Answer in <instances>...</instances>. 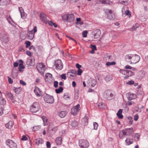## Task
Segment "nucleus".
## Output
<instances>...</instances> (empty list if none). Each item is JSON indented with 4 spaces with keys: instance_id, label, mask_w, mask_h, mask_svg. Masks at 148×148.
Returning a JSON list of instances; mask_svg holds the SVG:
<instances>
[{
    "instance_id": "nucleus-13",
    "label": "nucleus",
    "mask_w": 148,
    "mask_h": 148,
    "mask_svg": "<svg viewBox=\"0 0 148 148\" xmlns=\"http://www.w3.org/2000/svg\"><path fill=\"white\" fill-rule=\"evenodd\" d=\"M18 63L19 64L18 71L20 72H22L23 71V70L22 69H24L25 68L23 65V61L22 60H18Z\"/></svg>"
},
{
    "instance_id": "nucleus-24",
    "label": "nucleus",
    "mask_w": 148,
    "mask_h": 148,
    "mask_svg": "<svg viewBox=\"0 0 148 148\" xmlns=\"http://www.w3.org/2000/svg\"><path fill=\"white\" fill-rule=\"evenodd\" d=\"M41 118L43 121L44 125V126L47 125L48 124V120L46 117L45 116H42Z\"/></svg>"
},
{
    "instance_id": "nucleus-37",
    "label": "nucleus",
    "mask_w": 148,
    "mask_h": 148,
    "mask_svg": "<svg viewBox=\"0 0 148 148\" xmlns=\"http://www.w3.org/2000/svg\"><path fill=\"white\" fill-rule=\"evenodd\" d=\"M67 77H68L69 78H71V77H72V78H75V76L74 75L72 74L71 72H68L67 74Z\"/></svg>"
},
{
    "instance_id": "nucleus-21",
    "label": "nucleus",
    "mask_w": 148,
    "mask_h": 148,
    "mask_svg": "<svg viewBox=\"0 0 148 148\" xmlns=\"http://www.w3.org/2000/svg\"><path fill=\"white\" fill-rule=\"evenodd\" d=\"M126 145H129L133 143L134 142L133 139L130 138H127L125 140Z\"/></svg>"
},
{
    "instance_id": "nucleus-43",
    "label": "nucleus",
    "mask_w": 148,
    "mask_h": 148,
    "mask_svg": "<svg viewBox=\"0 0 148 148\" xmlns=\"http://www.w3.org/2000/svg\"><path fill=\"white\" fill-rule=\"evenodd\" d=\"M21 17L23 19H25L26 18L27 14L25 13L24 12H23V13H22L21 14Z\"/></svg>"
},
{
    "instance_id": "nucleus-27",
    "label": "nucleus",
    "mask_w": 148,
    "mask_h": 148,
    "mask_svg": "<svg viewBox=\"0 0 148 148\" xmlns=\"http://www.w3.org/2000/svg\"><path fill=\"white\" fill-rule=\"evenodd\" d=\"M67 113L64 111H61L59 114V116L61 118H64L66 115Z\"/></svg>"
},
{
    "instance_id": "nucleus-7",
    "label": "nucleus",
    "mask_w": 148,
    "mask_h": 148,
    "mask_svg": "<svg viewBox=\"0 0 148 148\" xmlns=\"http://www.w3.org/2000/svg\"><path fill=\"white\" fill-rule=\"evenodd\" d=\"M7 145L10 148H17L16 143L12 140L8 139L6 140Z\"/></svg>"
},
{
    "instance_id": "nucleus-2",
    "label": "nucleus",
    "mask_w": 148,
    "mask_h": 148,
    "mask_svg": "<svg viewBox=\"0 0 148 148\" xmlns=\"http://www.w3.org/2000/svg\"><path fill=\"white\" fill-rule=\"evenodd\" d=\"M103 96L106 99L111 100L114 98L115 96L112 93L110 90H108L104 92Z\"/></svg>"
},
{
    "instance_id": "nucleus-28",
    "label": "nucleus",
    "mask_w": 148,
    "mask_h": 148,
    "mask_svg": "<svg viewBox=\"0 0 148 148\" xmlns=\"http://www.w3.org/2000/svg\"><path fill=\"white\" fill-rule=\"evenodd\" d=\"M134 137V140L136 141H138L139 140L140 135L138 133H136Z\"/></svg>"
},
{
    "instance_id": "nucleus-22",
    "label": "nucleus",
    "mask_w": 148,
    "mask_h": 148,
    "mask_svg": "<svg viewBox=\"0 0 148 148\" xmlns=\"http://www.w3.org/2000/svg\"><path fill=\"white\" fill-rule=\"evenodd\" d=\"M136 98V94L132 93L130 94L129 96H128L127 99L129 101L134 99Z\"/></svg>"
},
{
    "instance_id": "nucleus-62",
    "label": "nucleus",
    "mask_w": 148,
    "mask_h": 148,
    "mask_svg": "<svg viewBox=\"0 0 148 148\" xmlns=\"http://www.w3.org/2000/svg\"><path fill=\"white\" fill-rule=\"evenodd\" d=\"M71 72L72 74L74 75L75 76L77 73V71L75 70H71Z\"/></svg>"
},
{
    "instance_id": "nucleus-56",
    "label": "nucleus",
    "mask_w": 148,
    "mask_h": 148,
    "mask_svg": "<svg viewBox=\"0 0 148 148\" xmlns=\"http://www.w3.org/2000/svg\"><path fill=\"white\" fill-rule=\"evenodd\" d=\"M7 77L8 79V81L9 83L10 84H12L13 81L12 79L9 76H8Z\"/></svg>"
},
{
    "instance_id": "nucleus-64",
    "label": "nucleus",
    "mask_w": 148,
    "mask_h": 148,
    "mask_svg": "<svg viewBox=\"0 0 148 148\" xmlns=\"http://www.w3.org/2000/svg\"><path fill=\"white\" fill-rule=\"evenodd\" d=\"M27 138L25 135L23 136L22 138L21 139V140H27Z\"/></svg>"
},
{
    "instance_id": "nucleus-19",
    "label": "nucleus",
    "mask_w": 148,
    "mask_h": 148,
    "mask_svg": "<svg viewBox=\"0 0 148 148\" xmlns=\"http://www.w3.org/2000/svg\"><path fill=\"white\" fill-rule=\"evenodd\" d=\"M34 91L36 95L38 96L41 95L42 93V92L38 88H36L34 90Z\"/></svg>"
},
{
    "instance_id": "nucleus-48",
    "label": "nucleus",
    "mask_w": 148,
    "mask_h": 148,
    "mask_svg": "<svg viewBox=\"0 0 148 148\" xmlns=\"http://www.w3.org/2000/svg\"><path fill=\"white\" fill-rule=\"evenodd\" d=\"M88 32L87 31H84L82 33V36L84 37H86L87 36Z\"/></svg>"
},
{
    "instance_id": "nucleus-59",
    "label": "nucleus",
    "mask_w": 148,
    "mask_h": 148,
    "mask_svg": "<svg viewBox=\"0 0 148 148\" xmlns=\"http://www.w3.org/2000/svg\"><path fill=\"white\" fill-rule=\"evenodd\" d=\"M61 78L62 79H63L64 80L66 79V74H62L61 76Z\"/></svg>"
},
{
    "instance_id": "nucleus-6",
    "label": "nucleus",
    "mask_w": 148,
    "mask_h": 148,
    "mask_svg": "<svg viewBox=\"0 0 148 148\" xmlns=\"http://www.w3.org/2000/svg\"><path fill=\"white\" fill-rule=\"evenodd\" d=\"M79 145L81 148H86L89 146V143L86 140H80L79 141Z\"/></svg>"
},
{
    "instance_id": "nucleus-25",
    "label": "nucleus",
    "mask_w": 148,
    "mask_h": 148,
    "mask_svg": "<svg viewBox=\"0 0 148 148\" xmlns=\"http://www.w3.org/2000/svg\"><path fill=\"white\" fill-rule=\"evenodd\" d=\"M56 142L57 145H61L62 142V138L61 137H57L56 139Z\"/></svg>"
},
{
    "instance_id": "nucleus-8",
    "label": "nucleus",
    "mask_w": 148,
    "mask_h": 148,
    "mask_svg": "<svg viewBox=\"0 0 148 148\" xmlns=\"http://www.w3.org/2000/svg\"><path fill=\"white\" fill-rule=\"evenodd\" d=\"M80 110V105L79 104L74 106L71 110V113L73 115H75Z\"/></svg>"
},
{
    "instance_id": "nucleus-32",
    "label": "nucleus",
    "mask_w": 148,
    "mask_h": 148,
    "mask_svg": "<svg viewBox=\"0 0 148 148\" xmlns=\"http://www.w3.org/2000/svg\"><path fill=\"white\" fill-rule=\"evenodd\" d=\"M64 98L66 100H69L70 98V95L68 93H66L64 96Z\"/></svg>"
},
{
    "instance_id": "nucleus-20",
    "label": "nucleus",
    "mask_w": 148,
    "mask_h": 148,
    "mask_svg": "<svg viewBox=\"0 0 148 148\" xmlns=\"http://www.w3.org/2000/svg\"><path fill=\"white\" fill-rule=\"evenodd\" d=\"M123 110L119 109L116 113V115L119 119H122L123 118V116L122 114Z\"/></svg>"
},
{
    "instance_id": "nucleus-57",
    "label": "nucleus",
    "mask_w": 148,
    "mask_h": 148,
    "mask_svg": "<svg viewBox=\"0 0 148 148\" xmlns=\"http://www.w3.org/2000/svg\"><path fill=\"white\" fill-rule=\"evenodd\" d=\"M132 55L133 54H129L128 55H126V57L127 58V57H128V58L129 59H131L132 60Z\"/></svg>"
},
{
    "instance_id": "nucleus-58",
    "label": "nucleus",
    "mask_w": 148,
    "mask_h": 148,
    "mask_svg": "<svg viewBox=\"0 0 148 148\" xmlns=\"http://www.w3.org/2000/svg\"><path fill=\"white\" fill-rule=\"evenodd\" d=\"M137 93L138 95H140L143 93V91L140 90H138L137 91Z\"/></svg>"
},
{
    "instance_id": "nucleus-29",
    "label": "nucleus",
    "mask_w": 148,
    "mask_h": 148,
    "mask_svg": "<svg viewBox=\"0 0 148 148\" xmlns=\"http://www.w3.org/2000/svg\"><path fill=\"white\" fill-rule=\"evenodd\" d=\"M43 140L42 139L40 138H38L36 139V144L38 145L42 143Z\"/></svg>"
},
{
    "instance_id": "nucleus-23",
    "label": "nucleus",
    "mask_w": 148,
    "mask_h": 148,
    "mask_svg": "<svg viewBox=\"0 0 148 148\" xmlns=\"http://www.w3.org/2000/svg\"><path fill=\"white\" fill-rule=\"evenodd\" d=\"M13 125V122L12 121H9L8 123L5 125L6 127L9 129H11Z\"/></svg>"
},
{
    "instance_id": "nucleus-30",
    "label": "nucleus",
    "mask_w": 148,
    "mask_h": 148,
    "mask_svg": "<svg viewBox=\"0 0 148 148\" xmlns=\"http://www.w3.org/2000/svg\"><path fill=\"white\" fill-rule=\"evenodd\" d=\"M78 124L77 122L75 121H72L71 124V125L73 127H76Z\"/></svg>"
},
{
    "instance_id": "nucleus-5",
    "label": "nucleus",
    "mask_w": 148,
    "mask_h": 148,
    "mask_svg": "<svg viewBox=\"0 0 148 148\" xmlns=\"http://www.w3.org/2000/svg\"><path fill=\"white\" fill-rule=\"evenodd\" d=\"M36 26L34 27L33 30L28 32L27 34V38L29 40H32L34 37V34L37 32Z\"/></svg>"
},
{
    "instance_id": "nucleus-52",
    "label": "nucleus",
    "mask_w": 148,
    "mask_h": 148,
    "mask_svg": "<svg viewBox=\"0 0 148 148\" xmlns=\"http://www.w3.org/2000/svg\"><path fill=\"white\" fill-rule=\"evenodd\" d=\"M139 118V116L138 114H136L134 115V120L135 121H136L138 120V119Z\"/></svg>"
},
{
    "instance_id": "nucleus-26",
    "label": "nucleus",
    "mask_w": 148,
    "mask_h": 148,
    "mask_svg": "<svg viewBox=\"0 0 148 148\" xmlns=\"http://www.w3.org/2000/svg\"><path fill=\"white\" fill-rule=\"evenodd\" d=\"M113 79L112 75H108L105 78V80L107 82H108Z\"/></svg>"
},
{
    "instance_id": "nucleus-35",
    "label": "nucleus",
    "mask_w": 148,
    "mask_h": 148,
    "mask_svg": "<svg viewBox=\"0 0 148 148\" xmlns=\"http://www.w3.org/2000/svg\"><path fill=\"white\" fill-rule=\"evenodd\" d=\"M140 25L137 23H135L134 25L132 26V29L133 30H136L137 28L139 27Z\"/></svg>"
},
{
    "instance_id": "nucleus-55",
    "label": "nucleus",
    "mask_w": 148,
    "mask_h": 148,
    "mask_svg": "<svg viewBox=\"0 0 148 148\" xmlns=\"http://www.w3.org/2000/svg\"><path fill=\"white\" fill-rule=\"evenodd\" d=\"M134 81L131 80L129 81L128 82H127L126 84L131 85L134 84Z\"/></svg>"
},
{
    "instance_id": "nucleus-11",
    "label": "nucleus",
    "mask_w": 148,
    "mask_h": 148,
    "mask_svg": "<svg viewBox=\"0 0 148 148\" xmlns=\"http://www.w3.org/2000/svg\"><path fill=\"white\" fill-rule=\"evenodd\" d=\"M45 100L48 103H52L54 102L53 97L49 95H47L45 97Z\"/></svg>"
},
{
    "instance_id": "nucleus-45",
    "label": "nucleus",
    "mask_w": 148,
    "mask_h": 148,
    "mask_svg": "<svg viewBox=\"0 0 148 148\" xmlns=\"http://www.w3.org/2000/svg\"><path fill=\"white\" fill-rule=\"evenodd\" d=\"M6 3V0H0V5H4Z\"/></svg>"
},
{
    "instance_id": "nucleus-49",
    "label": "nucleus",
    "mask_w": 148,
    "mask_h": 148,
    "mask_svg": "<svg viewBox=\"0 0 148 148\" xmlns=\"http://www.w3.org/2000/svg\"><path fill=\"white\" fill-rule=\"evenodd\" d=\"M94 128L95 130H97L98 126V124L96 122L93 123Z\"/></svg>"
},
{
    "instance_id": "nucleus-61",
    "label": "nucleus",
    "mask_w": 148,
    "mask_h": 148,
    "mask_svg": "<svg viewBox=\"0 0 148 148\" xmlns=\"http://www.w3.org/2000/svg\"><path fill=\"white\" fill-rule=\"evenodd\" d=\"M20 83L23 86H25L26 85V83L22 80H20Z\"/></svg>"
},
{
    "instance_id": "nucleus-15",
    "label": "nucleus",
    "mask_w": 148,
    "mask_h": 148,
    "mask_svg": "<svg viewBox=\"0 0 148 148\" xmlns=\"http://www.w3.org/2000/svg\"><path fill=\"white\" fill-rule=\"evenodd\" d=\"M126 136H127V134L125 129L122 130L119 132V137L120 138H122Z\"/></svg>"
},
{
    "instance_id": "nucleus-47",
    "label": "nucleus",
    "mask_w": 148,
    "mask_h": 148,
    "mask_svg": "<svg viewBox=\"0 0 148 148\" xmlns=\"http://www.w3.org/2000/svg\"><path fill=\"white\" fill-rule=\"evenodd\" d=\"M26 44V47L28 48L31 45V42L29 41H27L25 42Z\"/></svg>"
},
{
    "instance_id": "nucleus-10",
    "label": "nucleus",
    "mask_w": 148,
    "mask_h": 148,
    "mask_svg": "<svg viewBox=\"0 0 148 148\" xmlns=\"http://www.w3.org/2000/svg\"><path fill=\"white\" fill-rule=\"evenodd\" d=\"M140 60V57L139 56L136 54H133L132 63L136 64Z\"/></svg>"
},
{
    "instance_id": "nucleus-50",
    "label": "nucleus",
    "mask_w": 148,
    "mask_h": 148,
    "mask_svg": "<svg viewBox=\"0 0 148 148\" xmlns=\"http://www.w3.org/2000/svg\"><path fill=\"white\" fill-rule=\"evenodd\" d=\"M128 0H121L120 3L123 4H125V3H127Z\"/></svg>"
},
{
    "instance_id": "nucleus-31",
    "label": "nucleus",
    "mask_w": 148,
    "mask_h": 148,
    "mask_svg": "<svg viewBox=\"0 0 148 148\" xmlns=\"http://www.w3.org/2000/svg\"><path fill=\"white\" fill-rule=\"evenodd\" d=\"M13 91L16 94H18L20 92L21 89L20 88H16L14 87L13 88Z\"/></svg>"
},
{
    "instance_id": "nucleus-54",
    "label": "nucleus",
    "mask_w": 148,
    "mask_h": 148,
    "mask_svg": "<svg viewBox=\"0 0 148 148\" xmlns=\"http://www.w3.org/2000/svg\"><path fill=\"white\" fill-rule=\"evenodd\" d=\"M90 47L92 49V50H97V49H96V46L95 45H90Z\"/></svg>"
},
{
    "instance_id": "nucleus-63",
    "label": "nucleus",
    "mask_w": 148,
    "mask_h": 148,
    "mask_svg": "<svg viewBox=\"0 0 148 148\" xmlns=\"http://www.w3.org/2000/svg\"><path fill=\"white\" fill-rule=\"evenodd\" d=\"M3 108L0 107V115H1L3 113Z\"/></svg>"
},
{
    "instance_id": "nucleus-33",
    "label": "nucleus",
    "mask_w": 148,
    "mask_h": 148,
    "mask_svg": "<svg viewBox=\"0 0 148 148\" xmlns=\"http://www.w3.org/2000/svg\"><path fill=\"white\" fill-rule=\"evenodd\" d=\"M116 64V62L115 61L112 62H107L106 63V65L107 66H109L111 65H114Z\"/></svg>"
},
{
    "instance_id": "nucleus-3",
    "label": "nucleus",
    "mask_w": 148,
    "mask_h": 148,
    "mask_svg": "<svg viewBox=\"0 0 148 148\" xmlns=\"http://www.w3.org/2000/svg\"><path fill=\"white\" fill-rule=\"evenodd\" d=\"M63 20L67 22H71L73 21L75 19V16L72 14H65L62 16Z\"/></svg>"
},
{
    "instance_id": "nucleus-18",
    "label": "nucleus",
    "mask_w": 148,
    "mask_h": 148,
    "mask_svg": "<svg viewBox=\"0 0 148 148\" xmlns=\"http://www.w3.org/2000/svg\"><path fill=\"white\" fill-rule=\"evenodd\" d=\"M40 17L43 22L46 24L47 23V20L46 18V15L44 13H41L40 14Z\"/></svg>"
},
{
    "instance_id": "nucleus-46",
    "label": "nucleus",
    "mask_w": 148,
    "mask_h": 148,
    "mask_svg": "<svg viewBox=\"0 0 148 148\" xmlns=\"http://www.w3.org/2000/svg\"><path fill=\"white\" fill-rule=\"evenodd\" d=\"M5 103V100L4 99L1 98L0 99V103L1 105H4Z\"/></svg>"
},
{
    "instance_id": "nucleus-17",
    "label": "nucleus",
    "mask_w": 148,
    "mask_h": 148,
    "mask_svg": "<svg viewBox=\"0 0 148 148\" xmlns=\"http://www.w3.org/2000/svg\"><path fill=\"white\" fill-rule=\"evenodd\" d=\"M125 129L126 132L127 136H130L133 132V128H126Z\"/></svg>"
},
{
    "instance_id": "nucleus-9",
    "label": "nucleus",
    "mask_w": 148,
    "mask_h": 148,
    "mask_svg": "<svg viewBox=\"0 0 148 148\" xmlns=\"http://www.w3.org/2000/svg\"><path fill=\"white\" fill-rule=\"evenodd\" d=\"M55 65L57 69L61 70L63 68L62 63L60 60H56L55 61Z\"/></svg>"
},
{
    "instance_id": "nucleus-44",
    "label": "nucleus",
    "mask_w": 148,
    "mask_h": 148,
    "mask_svg": "<svg viewBox=\"0 0 148 148\" xmlns=\"http://www.w3.org/2000/svg\"><path fill=\"white\" fill-rule=\"evenodd\" d=\"M125 13L126 15H128L130 17L131 15V13L129 10H126L125 11Z\"/></svg>"
},
{
    "instance_id": "nucleus-51",
    "label": "nucleus",
    "mask_w": 148,
    "mask_h": 148,
    "mask_svg": "<svg viewBox=\"0 0 148 148\" xmlns=\"http://www.w3.org/2000/svg\"><path fill=\"white\" fill-rule=\"evenodd\" d=\"M109 4V1L108 0H102V4Z\"/></svg>"
},
{
    "instance_id": "nucleus-16",
    "label": "nucleus",
    "mask_w": 148,
    "mask_h": 148,
    "mask_svg": "<svg viewBox=\"0 0 148 148\" xmlns=\"http://www.w3.org/2000/svg\"><path fill=\"white\" fill-rule=\"evenodd\" d=\"M116 18L117 16L116 14L115 13L113 12L112 11L111 14H110L109 16H108V19L110 20L113 21L116 19Z\"/></svg>"
},
{
    "instance_id": "nucleus-38",
    "label": "nucleus",
    "mask_w": 148,
    "mask_h": 148,
    "mask_svg": "<svg viewBox=\"0 0 148 148\" xmlns=\"http://www.w3.org/2000/svg\"><path fill=\"white\" fill-rule=\"evenodd\" d=\"M2 39L3 41L5 42H8L9 40V38L6 36H3Z\"/></svg>"
},
{
    "instance_id": "nucleus-14",
    "label": "nucleus",
    "mask_w": 148,
    "mask_h": 148,
    "mask_svg": "<svg viewBox=\"0 0 148 148\" xmlns=\"http://www.w3.org/2000/svg\"><path fill=\"white\" fill-rule=\"evenodd\" d=\"M103 10L104 12V14L106 17L108 19V16L111 14L112 10H109L108 8H104L103 9Z\"/></svg>"
},
{
    "instance_id": "nucleus-53",
    "label": "nucleus",
    "mask_w": 148,
    "mask_h": 148,
    "mask_svg": "<svg viewBox=\"0 0 148 148\" xmlns=\"http://www.w3.org/2000/svg\"><path fill=\"white\" fill-rule=\"evenodd\" d=\"M83 71L82 70L80 69H79L77 71V75H81Z\"/></svg>"
},
{
    "instance_id": "nucleus-12",
    "label": "nucleus",
    "mask_w": 148,
    "mask_h": 148,
    "mask_svg": "<svg viewBox=\"0 0 148 148\" xmlns=\"http://www.w3.org/2000/svg\"><path fill=\"white\" fill-rule=\"evenodd\" d=\"M112 55V53H106V55L104 56L103 60H108V61H111L113 60Z\"/></svg>"
},
{
    "instance_id": "nucleus-1",
    "label": "nucleus",
    "mask_w": 148,
    "mask_h": 148,
    "mask_svg": "<svg viewBox=\"0 0 148 148\" xmlns=\"http://www.w3.org/2000/svg\"><path fill=\"white\" fill-rule=\"evenodd\" d=\"M40 108L39 103L36 102H33L30 106V111L32 113H35L38 111Z\"/></svg>"
},
{
    "instance_id": "nucleus-41",
    "label": "nucleus",
    "mask_w": 148,
    "mask_h": 148,
    "mask_svg": "<svg viewBox=\"0 0 148 148\" xmlns=\"http://www.w3.org/2000/svg\"><path fill=\"white\" fill-rule=\"evenodd\" d=\"M41 125H37L33 127V129L34 131H37L41 128Z\"/></svg>"
},
{
    "instance_id": "nucleus-4",
    "label": "nucleus",
    "mask_w": 148,
    "mask_h": 148,
    "mask_svg": "<svg viewBox=\"0 0 148 148\" xmlns=\"http://www.w3.org/2000/svg\"><path fill=\"white\" fill-rule=\"evenodd\" d=\"M36 67L41 74H43L46 69L45 66L42 63H37L36 65Z\"/></svg>"
},
{
    "instance_id": "nucleus-36",
    "label": "nucleus",
    "mask_w": 148,
    "mask_h": 148,
    "mask_svg": "<svg viewBox=\"0 0 148 148\" xmlns=\"http://www.w3.org/2000/svg\"><path fill=\"white\" fill-rule=\"evenodd\" d=\"M63 90V88L62 87H60L58 89H56V92L57 93H59L61 92Z\"/></svg>"
},
{
    "instance_id": "nucleus-39",
    "label": "nucleus",
    "mask_w": 148,
    "mask_h": 148,
    "mask_svg": "<svg viewBox=\"0 0 148 148\" xmlns=\"http://www.w3.org/2000/svg\"><path fill=\"white\" fill-rule=\"evenodd\" d=\"M124 68L125 69H132V70L133 71H134L135 69V68L132 67L131 66L129 65H127L125 66L124 67Z\"/></svg>"
},
{
    "instance_id": "nucleus-60",
    "label": "nucleus",
    "mask_w": 148,
    "mask_h": 148,
    "mask_svg": "<svg viewBox=\"0 0 148 148\" xmlns=\"http://www.w3.org/2000/svg\"><path fill=\"white\" fill-rule=\"evenodd\" d=\"M18 9L21 14L22 13H23V12H24L23 9L22 7H19Z\"/></svg>"
},
{
    "instance_id": "nucleus-40",
    "label": "nucleus",
    "mask_w": 148,
    "mask_h": 148,
    "mask_svg": "<svg viewBox=\"0 0 148 148\" xmlns=\"http://www.w3.org/2000/svg\"><path fill=\"white\" fill-rule=\"evenodd\" d=\"M96 84V81L94 79H92L91 80V86L94 87Z\"/></svg>"
},
{
    "instance_id": "nucleus-42",
    "label": "nucleus",
    "mask_w": 148,
    "mask_h": 148,
    "mask_svg": "<svg viewBox=\"0 0 148 148\" xmlns=\"http://www.w3.org/2000/svg\"><path fill=\"white\" fill-rule=\"evenodd\" d=\"M127 72H126V75H128L130 76H131L134 75L133 73L131 71H129L127 70Z\"/></svg>"
},
{
    "instance_id": "nucleus-34",
    "label": "nucleus",
    "mask_w": 148,
    "mask_h": 148,
    "mask_svg": "<svg viewBox=\"0 0 148 148\" xmlns=\"http://www.w3.org/2000/svg\"><path fill=\"white\" fill-rule=\"evenodd\" d=\"M119 72L122 74L125 75H126V72H127V70L121 69L119 70Z\"/></svg>"
}]
</instances>
